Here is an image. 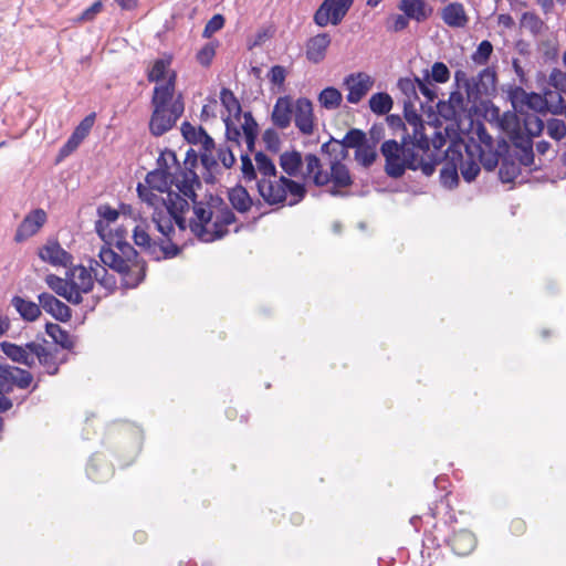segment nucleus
Listing matches in <instances>:
<instances>
[{
    "instance_id": "51",
    "label": "nucleus",
    "mask_w": 566,
    "mask_h": 566,
    "mask_svg": "<svg viewBox=\"0 0 566 566\" xmlns=\"http://www.w3.org/2000/svg\"><path fill=\"white\" fill-rule=\"evenodd\" d=\"M377 158L376 147L370 144H365L355 150V159L365 168L371 166Z\"/></svg>"
},
{
    "instance_id": "14",
    "label": "nucleus",
    "mask_w": 566,
    "mask_h": 566,
    "mask_svg": "<svg viewBox=\"0 0 566 566\" xmlns=\"http://www.w3.org/2000/svg\"><path fill=\"white\" fill-rule=\"evenodd\" d=\"M201 188V185L199 186ZM198 189L197 186H195V191ZM212 198H210L209 202H202L197 201V195L195 193L193 199H187L188 203H192L193 213L196 216V219L190 220L189 228L191 232L195 234V224L201 223L206 231H211V223L213 221V214L214 212V202H212Z\"/></svg>"
},
{
    "instance_id": "53",
    "label": "nucleus",
    "mask_w": 566,
    "mask_h": 566,
    "mask_svg": "<svg viewBox=\"0 0 566 566\" xmlns=\"http://www.w3.org/2000/svg\"><path fill=\"white\" fill-rule=\"evenodd\" d=\"M97 467V459H92L86 469L88 478L93 481L101 482L112 474V469L107 464H103V473L98 472Z\"/></svg>"
},
{
    "instance_id": "5",
    "label": "nucleus",
    "mask_w": 566,
    "mask_h": 566,
    "mask_svg": "<svg viewBox=\"0 0 566 566\" xmlns=\"http://www.w3.org/2000/svg\"><path fill=\"white\" fill-rule=\"evenodd\" d=\"M256 186L260 196L270 206L285 202L287 196L291 197L289 206H294L306 196V188L303 182L295 181L285 176L268 179L260 178Z\"/></svg>"
},
{
    "instance_id": "18",
    "label": "nucleus",
    "mask_w": 566,
    "mask_h": 566,
    "mask_svg": "<svg viewBox=\"0 0 566 566\" xmlns=\"http://www.w3.org/2000/svg\"><path fill=\"white\" fill-rule=\"evenodd\" d=\"M294 103L291 96H280L273 107L271 119L280 129L287 128L293 119Z\"/></svg>"
},
{
    "instance_id": "28",
    "label": "nucleus",
    "mask_w": 566,
    "mask_h": 566,
    "mask_svg": "<svg viewBox=\"0 0 566 566\" xmlns=\"http://www.w3.org/2000/svg\"><path fill=\"white\" fill-rule=\"evenodd\" d=\"M279 164L289 177H296L305 164V157L297 150L284 151L280 155Z\"/></svg>"
},
{
    "instance_id": "6",
    "label": "nucleus",
    "mask_w": 566,
    "mask_h": 566,
    "mask_svg": "<svg viewBox=\"0 0 566 566\" xmlns=\"http://www.w3.org/2000/svg\"><path fill=\"white\" fill-rule=\"evenodd\" d=\"M214 202L213 221L211 223V231H206L201 223L195 224V235L203 242H212L221 239L228 233L227 227L235 221L233 211L223 202L219 197L212 198Z\"/></svg>"
},
{
    "instance_id": "37",
    "label": "nucleus",
    "mask_w": 566,
    "mask_h": 566,
    "mask_svg": "<svg viewBox=\"0 0 566 566\" xmlns=\"http://www.w3.org/2000/svg\"><path fill=\"white\" fill-rule=\"evenodd\" d=\"M11 380L8 376L6 365L0 364V412H6L12 408V401L6 395L11 392Z\"/></svg>"
},
{
    "instance_id": "12",
    "label": "nucleus",
    "mask_w": 566,
    "mask_h": 566,
    "mask_svg": "<svg viewBox=\"0 0 566 566\" xmlns=\"http://www.w3.org/2000/svg\"><path fill=\"white\" fill-rule=\"evenodd\" d=\"M293 119L296 128L303 135H311L314 130L313 104L306 97L294 102Z\"/></svg>"
},
{
    "instance_id": "55",
    "label": "nucleus",
    "mask_w": 566,
    "mask_h": 566,
    "mask_svg": "<svg viewBox=\"0 0 566 566\" xmlns=\"http://www.w3.org/2000/svg\"><path fill=\"white\" fill-rule=\"evenodd\" d=\"M217 43L209 42L197 53V61L202 66H209L216 55Z\"/></svg>"
},
{
    "instance_id": "63",
    "label": "nucleus",
    "mask_w": 566,
    "mask_h": 566,
    "mask_svg": "<svg viewBox=\"0 0 566 566\" xmlns=\"http://www.w3.org/2000/svg\"><path fill=\"white\" fill-rule=\"evenodd\" d=\"M476 136L479 144L475 146H482L483 148H493V137L488 133L485 126L479 123L473 130Z\"/></svg>"
},
{
    "instance_id": "34",
    "label": "nucleus",
    "mask_w": 566,
    "mask_h": 566,
    "mask_svg": "<svg viewBox=\"0 0 566 566\" xmlns=\"http://www.w3.org/2000/svg\"><path fill=\"white\" fill-rule=\"evenodd\" d=\"M328 45V38H310L306 44L307 59L313 63L321 62L325 56Z\"/></svg>"
},
{
    "instance_id": "56",
    "label": "nucleus",
    "mask_w": 566,
    "mask_h": 566,
    "mask_svg": "<svg viewBox=\"0 0 566 566\" xmlns=\"http://www.w3.org/2000/svg\"><path fill=\"white\" fill-rule=\"evenodd\" d=\"M201 132H206L202 127L196 128L189 122H184L181 125V133L185 139L190 143L198 145L201 140Z\"/></svg>"
},
{
    "instance_id": "8",
    "label": "nucleus",
    "mask_w": 566,
    "mask_h": 566,
    "mask_svg": "<svg viewBox=\"0 0 566 566\" xmlns=\"http://www.w3.org/2000/svg\"><path fill=\"white\" fill-rule=\"evenodd\" d=\"M446 157L454 160L459 171L467 182L475 180L480 174V164L475 158V151L472 146L450 145L446 149Z\"/></svg>"
},
{
    "instance_id": "31",
    "label": "nucleus",
    "mask_w": 566,
    "mask_h": 566,
    "mask_svg": "<svg viewBox=\"0 0 566 566\" xmlns=\"http://www.w3.org/2000/svg\"><path fill=\"white\" fill-rule=\"evenodd\" d=\"M145 181L147 184L146 187L154 189L158 192H167L171 191L169 189V185L176 182L175 180H170V175L164 169H155L146 175Z\"/></svg>"
},
{
    "instance_id": "35",
    "label": "nucleus",
    "mask_w": 566,
    "mask_h": 566,
    "mask_svg": "<svg viewBox=\"0 0 566 566\" xmlns=\"http://www.w3.org/2000/svg\"><path fill=\"white\" fill-rule=\"evenodd\" d=\"M440 181L443 187L453 189L459 184V169L454 160L444 156V164L440 171Z\"/></svg>"
},
{
    "instance_id": "41",
    "label": "nucleus",
    "mask_w": 566,
    "mask_h": 566,
    "mask_svg": "<svg viewBox=\"0 0 566 566\" xmlns=\"http://www.w3.org/2000/svg\"><path fill=\"white\" fill-rule=\"evenodd\" d=\"M520 28L522 31L538 35L543 31L544 22L535 12L526 11L520 19Z\"/></svg>"
},
{
    "instance_id": "25",
    "label": "nucleus",
    "mask_w": 566,
    "mask_h": 566,
    "mask_svg": "<svg viewBox=\"0 0 566 566\" xmlns=\"http://www.w3.org/2000/svg\"><path fill=\"white\" fill-rule=\"evenodd\" d=\"M3 354L14 363L32 367L35 364L34 357L25 346H19L13 343L2 342L0 344Z\"/></svg>"
},
{
    "instance_id": "40",
    "label": "nucleus",
    "mask_w": 566,
    "mask_h": 566,
    "mask_svg": "<svg viewBox=\"0 0 566 566\" xmlns=\"http://www.w3.org/2000/svg\"><path fill=\"white\" fill-rule=\"evenodd\" d=\"M394 105V101L388 93L379 92L371 95L369 99V107L373 113L377 115L388 114Z\"/></svg>"
},
{
    "instance_id": "44",
    "label": "nucleus",
    "mask_w": 566,
    "mask_h": 566,
    "mask_svg": "<svg viewBox=\"0 0 566 566\" xmlns=\"http://www.w3.org/2000/svg\"><path fill=\"white\" fill-rule=\"evenodd\" d=\"M520 174V164L507 157L502 158L499 169V176L502 182H512Z\"/></svg>"
},
{
    "instance_id": "22",
    "label": "nucleus",
    "mask_w": 566,
    "mask_h": 566,
    "mask_svg": "<svg viewBox=\"0 0 566 566\" xmlns=\"http://www.w3.org/2000/svg\"><path fill=\"white\" fill-rule=\"evenodd\" d=\"M27 348L31 352L34 360L38 359L49 375L57 374L59 364L56 357L49 348L36 342L27 343Z\"/></svg>"
},
{
    "instance_id": "54",
    "label": "nucleus",
    "mask_w": 566,
    "mask_h": 566,
    "mask_svg": "<svg viewBox=\"0 0 566 566\" xmlns=\"http://www.w3.org/2000/svg\"><path fill=\"white\" fill-rule=\"evenodd\" d=\"M95 117H96L95 113H91L87 116H85L81 120V123L75 127V129L72 134L83 142L86 138V136L90 134V132L95 123Z\"/></svg>"
},
{
    "instance_id": "15",
    "label": "nucleus",
    "mask_w": 566,
    "mask_h": 566,
    "mask_svg": "<svg viewBox=\"0 0 566 566\" xmlns=\"http://www.w3.org/2000/svg\"><path fill=\"white\" fill-rule=\"evenodd\" d=\"M39 258L53 266H67L72 255L56 240H49L40 250Z\"/></svg>"
},
{
    "instance_id": "59",
    "label": "nucleus",
    "mask_w": 566,
    "mask_h": 566,
    "mask_svg": "<svg viewBox=\"0 0 566 566\" xmlns=\"http://www.w3.org/2000/svg\"><path fill=\"white\" fill-rule=\"evenodd\" d=\"M492 51H493V46H492L491 42H489L486 40L482 41L472 56L473 61L478 64L486 63Z\"/></svg>"
},
{
    "instance_id": "62",
    "label": "nucleus",
    "mask_w": 566,
    "mask_h": 566,
    "mask_svg": "<svg viewBox=\"0 0 566 566\" xmlns=\"http://www.w3.org/2000/svg\"><path fill=\"white\" fill-rule=\"evenodd\" d=\"M431 77L437 83H446L450 78V71L442 62H436L431 67Z\"/></svg>"
},
{
    "instance_id": "50",
    "label": "nucleus",
    "mask_w": 566,
    "mask_h": 566,
    "mask_svg": "<svg viewBox=\"0 0 566 566\" xmlns=\"http://www.w3.org/2000/svg\"><path fill=\"white\" fill-rule=\"evenodd\" d=\"M526 137L539 136L545 127L544 120L537 114H526L523 119Z\"/></svg>"
},
{
    "instance_id": "24",
    "label": "nucleus",
    "mask_w": 566,
    "mask_h": 566,
    "mask_svg": "<svg viewBox=\"0 0 566 566\" xmlns=\"http://www.w3.org/2000/svg\"><path fill=\"white\" fill-rule=\"evenodd\" d=\"M133 239L137 247L142 248L155 260L161 259L160 255H158V242L150 238L147 224H137L133 231Z\"/></svg>"
},
{
    "instance_id": "16",
    "label": "nucleus",
    "mask_w": 566,
    "mask_h": 566,
    "mask_svg": "<svg viewBox=\"0 0 566 566\" xmlns=\"http://www.w3.org/2000/svg\"><path fill=\"white\" fill-rule=\"evenodd\" d=\"M38 301L41 306L48 314H50L53 318L60 322H69L72 317L71 308L59 298H56L53 294L50 293H41L38 295Z\"/></svg>"
},
{
    "instance_id": "61",
    "label": "nucleus",
    "mask_w": 566,
    "mask_h": 566,
    "mask_svg": "<svg viewBox=\"0 0 566 566\" xmlns=\"http://www.w3.org/2000/svg\"><path fill=\"white\" fill-rule=\"evenodd\" d=\"M548 85L558 91L566 92V73L558 69H553L548 76Z\"/></svg>"
},
{
    "instance_id": "3",
    "label": "nucleus",
    "mask_w": 566,
    "mask_h": 566,
    "mask_svg": "<svg viewBox=\"0 0 566 566\" xmlns=\"http://www.w3.org/2000/svg\"><path fill=\"white\" fill-rule=\"evenodd\" d=\"M176 80L177 73L172 72L165 83L154 87L149 130L156 137L169 132L185 112L182 95L176 94Z\"/></svg>"
},
{
    "instance_id": "32",
    "label": "nucleus",
    "mask_w": 566,
    "mask_h": 566,
    "mask_svg": "<svg viewBox=\"0 0 566 566\" xmlns=\"http://www.w3.org/2000/svg\"><path fill=\"white\" fill-rule=\"evenodd\" d=\"M228 198L232 207L242 213L249 211L253 203L248 190L242 186L231 188Z\"/></svg>"
},
{
    "instance_id": "10",
    "label": "nucleus",
    "mask_w": 566,
    "mask_h": 566,
    "mask_svg": "<svg viewBox=\"0 0 566 566\" xmlns=\"http://www.w3.org/2000/svg\"><path fill=\"white\" fill-rule=\"evenodd\" d=\"M510 98L515 109L526 106L535 113L545 115L548 113L547 101L538 93H527L524 88L516 86L510 91Z\"/></svg>"
},
{
    "instance_id": "7",
    "label": "nucleus",
    "mask_w": 566,
    "mask_h": 566,
    "mask_svg": "<svg viewBox=\"0 0 566 566\" xmlns=\"http://www.w3.org/2000/svg\"><path fill=\"white\" fill-rule=\"evenodd\" d=\"M98 256L105 266H108L122 275L123 285L125 287L135 289L144 281L145 273L142 272V269L135 271L130 263L122 259L120 254L109 247V243L101 248Z\"/></svg>"
},
{
    "instance_id": "64",
    "label": "nucleus",
    "mask_w": 566,
    "mask_h": 566,
    "mask_svg": "<svg viewBox=\"0 0 566 566\" xmlns=\"http://www.w3.org/2000/svg\"><path fill=\"white\" fill-rule=\"evenodd\" d=\"M217 161H221L224 168H231L235 163V157L230 147L221 145L217 149Z\"/></svg>"
},
{
    "instance_id": "48",
    "label": "nucleus",
    "mask_w": 566,
    "mask_h": 566,
    "mask_svg": "<svg viewBox=\"0 0 566 566\" xmlns=\"http://www.w3.org/2000/svg\"><path fill=\"white\" fill-rule=\"evenodd\" d=\"M367 143L366 134L357 128L349 129L339 145L344 148H355L364 146Z\"/></svg>"
},
{
    "instance_id": "57",
    "label": "nucleus",
    "mask_w": 566,
    "mask_h": 566,
    "mask_svg": "<svg viewBox=\"0 0 566 566\" xmlns=\"http://www.w3.org/2000/svg\"><path fill=\"white\" fill-rule=\"evenodd\" d=\"M409 18L403 14H392L387 19V29L390 32H401L409 24Z\"/></svg>"
},
{
    "instance_id": "20",
    "label": "nucleus",
    "mask_w": 566,
    "mask_h": 566,
    "mask_svg": "<svg viewBox=\"0 0 566 566\" xmlns=\"http://www.w3.org/2000/svg\"><path fill=\"white\" fill-rule=\"evenodd\" d=\"M398 9L417 22L426 21L433 12V8L426 0H400Z\"/></svg>"
},
{
    "instance_id": "2",
    "label": "nucleus",
    "mask_w": 566,
    "mask_h": 566,
    "mask_svg": "<svg viewBox=\"0 0 566 566\" xmlns=\"http://www.w3.org/2000/svg\"><path fill=\"white\" fill-rule=\"evenodd\" d=\"M175 186L177 191H168L167 198L143 184H138L136 188L139 199L153 210L151 220L156 229L167 238L175 232L174 221L180 230L187 229L184 216L189 211L187 199H193L195 186H200V179L192 169H185L177 176Z\"/></svg>"
},
{
    "instance_id": "4",
    "label": "nucleus",
    "mask_w": 566,
    "mask_h": 566,
    "mask_svg": "<svg viewBox=\"0 0 566 566\" xmlns=\"http://www.w3.org/2000/svg\"><path fill=\"white\" fill-rule=\"evenodd\" d=\"M329 171L323 170L321 159L314 154L305 155L304 179H311L317 187L326 186L333 182L334 188L329 190L333 196H339L342 188L352 186L353 179L349 169L339 159L331 160Z\"/></svg>"
},
{
    "instance_id": "30",
    "label": "nucleus",
    "mask_w": 566,
    "mask_h": 566,
    "mask_svg": "<svg viewBox=\"0 0 566 566\" xmlns=\"http://www.w3.org/2000/svg\"><path fill=\"white\" fill-rule=\"evenodd\" d=\"M11 304L24 321L34 322L41 315L40 304L32 301H27L20 296H13Z\"/></svg>"
},
{
    "instance_id": "42",
    "label": "nucleus",
    "mask_w": 566,
    "mask_h": 566,
    "mask_svg": "<svg viewBox=\"0 0 566 566\" xmlns=\"http://www.w3.org/2000/svg\"><path fill=\"white\" fill-rule=\"evenodd\" d=\"M343 96L342 93L333 87L328 86L318 94V103L323 108L336 109L340 106Z\"/></svg>"
},
{
    "instance_id": "23",
    "label": "nucleus",
    "mask_w": 566,
    "mask_h": 566,
    "mask_svg": "<svg viewBox=\"0 0 566 566\" xmlns=\"http://www.w3.org/2000/svg\"><path fill=\"white\" fill-rule=\"evenodd\" d=\"M117 240L115 242V247L117 249L116 252L120 254L122 259H125L126 262L130 263V265L135 269V271L140 270L142 272L146 274V263L139 259L137 251L135 248L123 240L124 238V231L117 230L116 231Z\"/></svg>"
},
{
    "instance_id": "33",
    "label": "nucleus",
    "mask_w": 566,
    "mask_h": 566,
    "mask_svg": "<svg viewBox=\"0 0 566 566\" xmlns=\"http://www.w3.org/2000/svg\"><path fill=\"white\" fill-rule=\"evenodd\" d=\"M513 143L520 149L518 163L520 166L531 167L534 164L533 143L530 137H522L516 134L513 137Z\"/></svg>"
},
{
    "instance_id": "29",
    "label": "nucleus",
    "mask_w": 566,
    "mask_h": 566,
    "mask_svg": "<svg viewBox=\"0 0 566 566\" xmlns=\"http://www.w3.org/2000/svg\"><path fill=\"white\" fill-rule=\"evenodd\" d=\"M172 59L170 55H165L160 59L155 60L151 69L147 73V80L149 82H155L156 85L163 84L165 77H169L174 71H170ZM168 78H166L167 81Z\"/></svg>"
},
{
    "instance_id": "43",
    "label": "nucleus",
    "mask_w": 566,
    "mask_h": 566,
    "mask_svg": "<svg viewBox=\"0 0 566 566\" xmlns=\"http://www.w3.org/2000/svg\"><path fill=\"white\" fill-rule=\"evenodd\" d=\"M256 170L262 176L261 178H276L277 170L272 159L262 151L254 156Z\"/></svg>"
},
{
    "instance_id": "11",
    "label": "nucleus",
    "mask_w": 566,
    "mask_h": 566,
    "mask_svg": "<svg viewBox=\"0 0 566 566\" xmlns=\"http://www.w3.org/2000/svg\"><path fill=\"white\" fill-rule=\"evenodd\" d=\"M344 85L348 90L347 102L357 104L371 90L374 81L364 72L352 73L345 77Z\"/></svg>"
},
{
    "instance_id": "47",
    "label": "nucleus",
    "mask_w": 566,
    "mask_h": 566,
    "mask_svg": "<svg viewBox=\"0 0 566 566\" xmlns=\"http://www.w3.org/2000/svg\"><path fill=\"white\" fill-rule=\"evenodd\" d=\"M243 117L244 123L242 124V130L247 146L251 150L254 147V143L258 135V123L255 122L251 113H245Z\"/></svg>"
},
{
    "instance_id": "46",
    "label": "nucleus",
    "mask_w": 566,
    "mask_h": 566,
    "mask_svg": "<svg viewBox=\"0 0 566 566\" xmlns=\"http://www.w3.org/2000/svg\"><path fill=\"white\" fill-rule=\"evenodd\" d=\"M220 101L223 107L227 109L229 118L231 115H240L241 105L231 90L223 87L220 92Z\"/></svg>"
},
{
    "instance_id": "39",
    "label": "nucleus",
    "mask_w": 566,
    "mask_h": 566,
    "mask_svg": "<svg viewBox=\"0 0 566 566\" xmlns=\"http://www.w3.org/2000/svg\"><path fill=\"white\" fill-rule=\"evenodd\" d=\"M45 332L54 340V343L60 345L62 348L71 349L73 347L74 343L70 334L59 324L46 323Z\"/></svg>"
},
{
    "instance_id": "9",
    "label": "nucleus",
    "mask_w": 566,
    "mask_h": 566,
    "mask_svg": "<svg viewBox=\"0 0 566 566\" xmlns=\"http://www.w3.org/2000/svg\"><path fill=\"white\" fill-rule=\"evenodd\" d=\"M354 0H324L314 14V21L319 27L328 23L338 24L348 12Z\"/></svg>"
},
{
    "instance_id": "45",
    "label": "nucleus",
    "mask_w": 566,
    "mask_h": 566,
    "mask_svg": "<svg viewBox=\"0 0 566 566\" xmlns=\"http://www.w3.org/2000/svg\"><path fill=\"white\" fill-rule=\"evenodd\" d=\"M564 92L558 91L556 88H545L543 92L544 98L547 101V109L552 114H562L564 112L565 105L563 99Z\"/></svg>"
},
{
    "instance_id": "21",
    "label": "nucleus",
    "mask_w": 566,
    "mask_h": 566,
    "mask_svg": "<svg viewBox=\"0 0 566 566\" xmlns=\"http://www.w3.org/2000/svg\"><path fill=\"white\" fill-rule=\"evenodd\" d=\"M449 546L458 556H468L476 547L474 534L468 530L454 532L448 541Z\"/></svg>"
},
{
    "instance_id": "58",
    "label": "nucleus",
    "mask_w": 566,
    "mask_h": 566,
    "mask_svg": "<svg viewBox=\"0 0 566 566\" xmlns=\"http://www.w3.org/2000/svg\"><path fill=\"white\" fill-rule=\"evenodd\" d=\"M263 143L268 150L276 153L280 150L281 139L277 132L273 128H268L262 135Z\"/></svg>"
},
{
    "instance_id": "17",
    "label": "nucleus",
    "mask_w": 566,
    "mask_h": 566,
    "mask_svg": "<svg viewBox=\"0 0 566 566\" xmlns=\"http://www.w3.org/2000/svg\"><path fill=\"white\" fill-rule=\"evenodd\" d=\"M72 291L82 294L90 293L94 286V279L91 269L83 265H76L66 271Z\"/></svg>"
},
{
    "instance_id": "27",
    "label": "nucleus",
    "mask_w": 566,
    "mask_h": 566,
    "mask_svg": "<svg viewBox=\"0 0 566 566\" xmlns=\"http://www.w3.org/2000/svg\"><path fill=\"white\" fill-rule=\"evenodd\" d=\"M441 18L443 22L452 28H462L468 22L464 8L459 2L449 3L441 11Z\"/></svg>"
},
{
    "instance_id": "38",
    "label": "nucleus",
    "mask_w": 566,
    "mask_h": 566,
    "mask_svg": "<svg viewBox=\"0 0 566 566\" xmlns=\"http://www.w3.org/2000/svg\"><path fill=\"white\" fill-rule=\"evenodd\" d=\"M4 365L7 368L8 376L12 378L11 391L13 390L14 386H17L20 389H25L31 385L33 376L30 371L8 364Z\"/></svg>"
},
{
    "instance_id": "60",
    "label": "nucleus",
    "mask_w": 566,
    "mask_h": 566,
    "mask_svg": "<svg viewBox=\"0 0 566 566\" xmlns=\"http://www.w3.org/2000/svg\"><path fill=\"white\" fill-rule=\"evenodd\" d=\"M241 171L244 180L247 182L253 181L256 179V169L249 157V155H241Z\"/></svg>"
},
{
    "instance_id": "26",
    "label": "nucleus",
    "mask_w": 566,
    "mask_h": 566,
    "mask_svg": "<svg viewBox=\"0 0 566 566\" xmlns=\"http://www.w3.org/2000/svg\"><path fill=\"white\" fill-rule=\"evenodd\" d=\"M201 140L199 145H201V164L202 166L210 172L218 169L219 165L217 158L214 156L216 144L213 138L208 135L207 132H201Z\"/></svg>"
},
{
    "instance_id": "19",
    "label": "nucleus",
    "mask_w": 566,
    "mask_h": 566,
    "mask_svg": "<svg viewBox=\"0 0 566 566\" xmlns=\"http://www.w3.org/2000/svg\"><path fill=\"white\" fill-rule=\"evenodd\" d=\"M45 283L56 295L65 298L67 302L74 305H78L83 302V297L72 291L67 273L64 279L55 274H49L45 276Z\"/></svg>"
},
{
    "instance_id": "49",
    "label": "nucleus",
    "mask_w": 566,
    "mask_h": 566,
    "mask_svg": "<svg viewBox=\"0 0 566 566\" xmlns=\"http://www.w3.org/2000/svg\"><path fill=\"white\" fill-rule=\"evenodd\" d=\"M95 266H93V261L91 262V271L94 274V277L101 285L105 289L113 290L116 285V280L113 275H109L105 266L99 265L97 261H94Z\"/></svg>"
},
{
    "instance_id": "36",
    "label": "nucleus",
    "mask_w": 566,
    "mask_h": 566,
    "mask_svg": "<svg viewBox=\"0 0 566 566\" xmlns=\"http://www.w3.org/2000/svg\"><path fill=\"white\" fill-rule=\"evenodd\" d=\"M475 154L479 155V164L488 171H492L500 164L501 154L493 148H483L482 146H472Z\"/></svg>"
},
{
    "instance_id": "52",
    "label": "nucleus",
    "mask_w": 566,
    "mask_h": 566,
    "mask_svg": "<svg viewBox=\"0 0 566 566\" xmlns=\"http://www.w3.org/2000/svg\"><path fill=\"white\" fill-rule=\"evenodd\" d=\"M547 134L555 140H560L566 136V124L563 119L551 118L547 120Z\"/></svg>"
},
{
    "instance_id": "13",
    "label": "nucleus",
    "mask_w": 566,
    "mask_h": 566,
    "mask_svg": "<svg viewBox=\"0 0 566 566\" xmlns=\"http://www.w3.org/2000/svg\"><path fill=\"white\" fill-rule=\"evenodd\" d=\"M46 213L43 209H34L28 213L22 222L19 224L14 240L22 242L28 238L34 235L46 222Z\"/></svg>"
},
{
    "instance_id": "1",
    "label": "nucleus",
    "mask_w": 566,
    "mask_h": 566,
    "mask_svg": "<svg viewBox=\"0 0 566 566\" xmlns=\"http://www.w3.org/2000/svg\"><path fill=\"white\" fill-rule=\"evenodd\" d=\"M405 118L412 133L402 136L401 144L395 139L382 143L381 155L385 157V171L391 178H400L406 169L421 170L429 177L436 171L437 165L441 163L440 148L446 144L441 133H436L433 140L434 149H430V142L424 134V126L421 116L413 109L405 106Z\"/></svg>"
}]
</instances>
